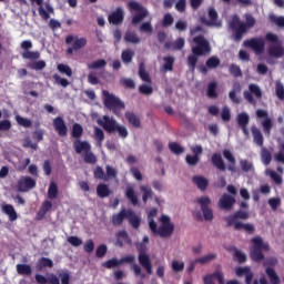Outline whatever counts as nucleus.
Segmentation results:
<instances>
[{"label":"nucleus","instance_id":"obj_7","mask_svg":"<svg viewBox=\"0 0 284 284\" xmlns=\"http://www.w3.org/2000/svg\"><path fill=\"white\" fill-rule=\"evenodd\" d=\"M253 246L251 248L250 257L255 263H261V261H265V255L263 252H270V244L264 243L262 237H253L252 239Z\"/></svg>","mask_w":284,"mask_h":284},{"label":"nucleus","instance_id":"obj_59","mask_svg":"<svg viewBox=\"0 0 284 284\" xmlns=\"http://www.w3.org/2000/svg\"><path fill=\"white\" fill-rule=\"evenodd\" d=\"M275 94L280 101H284V85L281 81L275 82Z\"/></svg>","mask_w":284,"mask_h":284},{"label":"nucleus","instance_id":"obj_64","mask_svg":"<svg viewBox=\"0 0 284 284\" xmlns=\"http://www.w3.org/2000/svg\"><path fill=\"white\" fill-rule=\"evenodd\" d=\"M185 161H186L187 165H191V168H194V165H199L201 158L197 155L187 154L185 158Z\"/></svg>","mask_w":284,"mask_h":284},{"label":"nucleus","instance_id":"obj_34","mask_svg":"<svg viewBox=\"0 0 284 284\" xmlns=\"http://www.w3.org/2000/svg\"><path fill=\"white\" fill-rule=\"evenodd\" d=\"M97 194L100 199H108V196H110L112 192L110 191V187L108 186V184L100 183L97 186Z\"/></svg>","mask_w":284,"mask_h":284},{"label":"nucleus","instance_id":"obj_8","mask_svg":"<svg viewBox=\"0 0 284 284\" xmlns=\"http://www.w3.org/2000/svg\"><path fill=\"white\" fill-rule=\"evenodd\" d=\"M193 43L195 44V47L192 48L193 54H200V57H204V54H210V52H212L210 41H207L204 36L200 34L197 37H194Z\"/></svg>","mask_w":284,"mask_h":284},{"label":"nucleus","instance_id":"obj_22","mask_svg":"<svg viewBox=\"0 0 284 284\" xmlns=\"http://www.w3.org/2000/svg\"><path fill=\"white\" fill-rule=\"evenodd\" d=\"M65 43L67 45H70V43H72L73 41V49L75 50H81L83 48H85V45H88V39L85 38H75L74 39V36H67L65 38Z\"/></svg>","mask_w":284,"mask_h":284},{"label":"nucleus","instance_id":"obj_21","mask_svg":"<svg viewBox=\"0 0 284 284\" xmlns=\"http://www.w3.org/2000/svg\"><path fill=\"white\" fill-rule=\"evenodd\" d=\"M53 128L59 136H68V125H65V121L61 116L53 119Z\"/></svg>","mask_w":284,"mask_h":284},{"label":"nucleus","instance_id":"obj_56","mask_svg":"<svg viewBox=\"0 0 284 284\" xmlns=\"http://www.w3.org/2000/svg\"><path fill=\"white\" fill-rule=\"evenodd\" d=\"M133 57H134V51H132L131 49H126L122 51L121 59L123 63H132Z\"/></svg>","mask_w":284,"mask_h":284},{"label":"nucleus","instance_id":"obj_29","mask_svg":"<svg viewBox=\"0 0 284 284\" xmlns=\"http://www.w3.org/2000/svg\"><path fill=\"white\" fill-rule=\"evenodd\" d=\"M241 92V83L234 82L233 89L229 92V99H231L232 103L235 105L241 104V98L236 95V93Z\"/></svg>","mask_w":284,"mask_h":284},{"label":"nucleus","instance_id":"obj_18","mask_svg":"<svg viewBox=\"0 0 284 284\" xmlns=\"http://www.w3.org/2000/svg\"><path fill=\"white\" fill-rule=\"evenodd\" d=\"M18 192H30L37 187V180L31 176H22L17 183Z\"/></svg>","mask_w":284,"mask_h":284},{"label":"nucleus","instance_id":"obj_24","mask_svg":"<svg viewBox=\"0 0 284 284\" xmlns=\"http://www.w3.org/2000/svg\"><path fill=\"white\" fill-rule=\"evenodd\" d=\"M213 278H216L219 284H225V277L223 275V272H221V271H215L213 274H209V275L204 276V278H203L204 284H214Z\"/></svg>","mask_w":284,"mask_h":284},{"label":"nucleus","instance_id":"obj_28","mask_svg":"<svg viewBox=\"0 0 284 284\" xmlns=\"http://www.w3.org/2000/svg\"><path fill=\"white\" fill-rule=\"evenodd\" d=\"M223 156L230 163L227 166L229 172H232V173L236 172V158H234V155L232 154V151L225 149L223 151Z\"/></svg>","mask_w":284,"mask_h":284},{"label":"nucleus","instance_id":"obj_53","mask_svg":"<svg viewBox=\"0 0 284 284\" xmlns=\"http://www.w3.org/2000/svg\"><path fill=\"white\" fill-rule=\"evenodd\" d=\"M22 59H29L30 61H37V59H41V53L39 51H24V52H22Z\"/></svg>","mask_w":284,"mask_h":284},{"label":"nucleus","instance_id":"obj_14","mask_svg":"<svg viewBox=\"0 0 284 284\" xmlns=\"http://www.w3.org/2000/svg\"><path fill=\"white\" fill-rule=\"evenodd\" d=\"M134 261H136V257H134V255H126L120 260H108L102 264V267H105L106 270H114V267H119L123 265V263H129L130 265H133Z\"/></svg>","mask_w":284,"mask_h":284},{"label":"nucleus","instance_id":"obj_51","mask_svg":"<svg viewBox=\"0 0 284 284\" xmlns=\"http://www.w3.org/2000/svg\"><path fill=\"white\" fill-rule=\"evenodd\" d=\"M93 176H94V179H98L99 181H108L105 171L101 166H95V169L93 170Z\"/></svg>","mask_w":284,"mask_h":284},{"label":"nucleus","instance_id":"obj_31","mask_svg":"<svg viewBox=\"0 0 284 284\" xmlns=\"http://www.w3.org/2000/svg\"><path fill=\"white\" fill-rule=\"evenodd\" d=\"M124 116L130 125L136 129L141 128V118H139L134 112L128 111Z\"/></svg>","mask_w":284,"mask_h":284},{"label":"nucleus","instance_id":"obj_40","mask_svg":"<svg viewBox=\"0 0 284 284\" xmlns=\"http://www.w3.org/2000/svg\"><path fill=\"white\" fill-rule=\"evenodd\" d=\"M108 65V62L103 59L95 60L87 64L88 70H101Z\"/></svg>","mask_w":284,"mask_h":284},{"label":"nucleus","instance_id":"obj_4","mask_svg":"<svg viewBox=\"0 0 284 284\" xmlns=\"http://www.w3.org/2000/svg\"><path fill=\"white\" fill-rule=\"evenodd\" d=\"M98 125H101L109 134H118L120 139H128L130 132L125 125L119 124L116 120L110 118V115H103L102 119L98 120Z\"/></svg>","mask_w":284,"mask_h":284},{"label":"nucleus","instance_id":"obj_47","mask_svg":"<svg viewBox=\"0 0 284 284\" xmlns=\"http://www.w3.org/2000/svg\"><path fill=\"white\" fill-rule=\"evenodd\" d=\"M139 77L144 83H152V78H150V73L145 71V67L143 64H140L139 67Z\"/></svg>","mask_w":284,"mask_h":284},{"label":"nucleus","instance_id":"obj_48","mask_svg":"<svg viewBox=\"0 0 284 284\" xmlns=\"http://www.w3.org/2000/svg\"><path fill=\"white\" fill-rule=\"evenodd\" d=\"M199 57L201 55L195 53L187 57V65L191 72H194L196 70V63H199Z\"/></svg>","mask_w":284,"mask_h":284},{"label":"nucleus","instance_id":"obj_27","mask_svg":"<svg viewBox=\"0 0 284 284\" xmlns=\"http://www.w3.org/2000/svg\"><path fill=\"white\" fill-rule=\"evenodd\" d=\"M211 162L216 170H220V172H225L227 170V166H225V162L223 161V156H221V153H214L211 156Z\"/></svg>","mask_w":284,"mask_h":284},{"label":"nucleus","instance_id":"obj_35","mask_svg":"<svg viewBox=\"0 0 284 284\" xmlns=\"http://www.w3.org/2000/svg\"><path fill=\"white\" fill-rule=\"evenodd\" d=\"M16 268L20 276L32 275V266H30L29 264H17Z\"/></svg>","mask_w":284,"mask_h":284},{"label":"nucleus","instance_id":"obj_15","mask_svg":"<svg viewBox=\"0 0 284 284\" xmlns=\"http://www.w3.org/2000/svg\"><path fill=\"white\" fill-rule=\"evenodd\" d=\"M197 203L201 205V211L204 216V221H213L214 220V212L210 209L212 204V200L209 196H202L197 199Z\"/></svg>","mask_w":284,"mask_h":284},{"label":"nucleus","instance_id":"obj_16","mask_svg":"<svg viewBox=\"0 0 284 284\" xmlns=\"http://www.w3.org/2000/svg\"><path fill=\"white\" fill-rule=\"evenodd\" d=\"M247 219H250V212L239 210L234 214H231V215L224 217V221H225L227 227H232V225L234 226V225H236V223H241V222H239V220L247 221Z\"/></svg>","mask_w":284,"mask_h":284},{"label":"nucleus","instance_id":"obj_45","mask_svg":"<svg viewBox=\"0 0 284 284\" xmlns=\"http://www.w3.org/2000/svg\"><path fill=\"white\" fill-rule=\"evenodd\" d=\"M261 159L264 165H270L272 163V152L267 148L262 146Z\"/></svg>","mask_w":284,"mask_h":284},{"label":"nucleus","instance_id":"obj_6","mask_svg":"<svg viewBox=\"0 0 284 284\" xmlns=\"http://www.w3.org/2000/svg\"><path fill=\"white\" fill-rule=\"evenodd\" d=\"M265 40L267 41V43H272L267 48L268 57H272V59H283L284 47L281 43V40H278V36H276V33L268 32L265 36Z\"/></svg>","mask_w":284,"mask_h":284},{"label":"nucleus","instance_id":"obj_13","mask_svg":"<svg viewBox=\"0 0 284 284\" xmlns=\"http://www.w3.org/2000/svg\"><path fill=\"white\" fill-rule=\"evenodd\" d=\"M31 3H37L39 6L38 12L43 19V21H48L50 19V14H54V7L50 4V2H45L43 7V0H30Z\"/></svg>","mask_w":284,"mask_h":284},{"label":"nucleus","instance_id":"obj_61","mask_svg":"<svg viewBox=\"0 0 284 284\" xmlns=\"http://www.w3.org/2000/svg\"><path fill=\"white\" fill-rule=\"evenodd\" d=\"M154 92V89L150 84H141L139 87V93L144 94L145 97H150Z\"/></svg>","mask_w":284,"mask_h":284},{"label":"nucleus","instance_id":"obj_60","mask_svg":"<svg viewBox=\"0 0 284 284\" xmlns=\"http://www.w3.org/2000/svg\"><path fill=\"white\" fill-rule=\"evenodd\" d=\"M53 81L57 83V85H61L62 88H68L70 85V81L65 78H61L59 74H53Z\"/></svg>","mask_w":284,"mask_h":284},{"label":"nucleus","instance_id":"obj_3","mask_svg":"<svg viewBox=\"0 0 284 284\" xmlns=\"http://www.w3.org/2000/svg\"><path fill=\"white\" fill-rule=\"evenodd\" d=\"M160 226L156 222H151V232L154 236H161V239H170L174 234V223L170 215L162 214L159 217Z\"/></svg>","mask_w":284,"mask_h":284},{"label":"nucleus","instance_id":"obj_33","mask_svg":"<svg viewBox=\"0 0 284 284\" xmlns=\"http://www.w3.org/2000/svg\"><path fill=\"white\" fill-rule=\"evenodd\" d=\"M251 132L253 134L254 143L257 144L258 148H263L264 138H263V133L261 132V129H258L256 126H252Z\"/></svg>","mask_w":284,"mask_h":284},{"label":"nucleus","instance_id":"obj_36","mask_svg":"<svg viewBox=\"0 0 284 284\" xmlns=\"http://www.w3.org/2000/svg\"><path fill=\"white\" fill-rule=\"evenodd\" d=\"M125 196H126L128 201H130L132 203V205H139V197L136 196V193L134 192V187L126 186Z\"/></svg>","mask_w":284,"mask_h":284},{"label":"nucleus","instance_id":"obj_57","mask_svg":"<svg viewBox=\"0 0 284 284\" xmlns=\"http://www.w3.org/2000/svg\"><path fill=\"white\" fill-rule=\"evenodd\" d=\"M163 68L168 72H172V70H174V57H172V55L164 57V65H163Z\"/></svg>","mask_w":284,"mask_h":284},{"label":"nucleus","instance_id":"obj_42","mask_svg":"<svg viewBox=\"0 0 284 284\" xmlns=\"http://www.w3.org/2000/svg\"><path fill=\"white\" fill-rule=\"evenodd\" d=\"M58 195L59 186L57 185V183L51 182L48 189V199H50V201H54V199H57Z\"/></svg>","mask_w":284,"mask_h":284},{"label":"nucleus","instance_id":"obj_23","mask_svg":"<svg viewBox=\"0 0 284 284\" xmlns=\"http://www.w3.org/2000/svg\"><path fill=\"white\" fill-rule=\"evenodd\" d=\"M128 219V209H122L120 212L114 213L111 216V223L113 227H121L123 225V221Z\"/></svg>","mask_w":284,"mask_h":284},{"label":"nucleus","instance_id":"obj_63","mask_svg":"<svg viewBox=\"0 0 284 284\" xmlns=\"http://www.w3.org/2000/svg\"><path fill=\"white\" fill-rule=\"evenodd\" d=\"M169 150L173 152V154H183V152H185L183 146L179 145L176 142L169 143Z\"/></svg>","mask_w":284,"mask_h":284},{"label":"nucleus","instance_id":"obj_25","mask_svg":"<svg viewBox=\"0 0 284 284\" xmlns=\"http://www.w3.org/2000/svg\"><path fill=\"white\" fill-rule=\"evenodd\" d=\"M209 19H210V21L202 17V18H200V21L204 26H217L216 21L219 19V13L216 12L215 8L209 9Z\"/></svg>","mask_w":284,"mask_h":284},{"label":"nucleus","instance_id":"obj_17","mask_svg":"<svg viewBox=\"0 0 284 284\" xmlns=\"http://www.w3.org/2000/svg\"><path fill=\"white\" fill-rule=\"evenodd\" d=\"M217 205L220 210H225V212H231V210H234V205H236V197L227 193H224L220 197Z\"/></svg>","mask_w":284,"mask_h":284},{"label":"nucleus","instance_id":"obj_10","mask_svg":"<svg viewBox=\"0 0 284 284\" xmlns=\"http://www.w3.org/2000/svg\"><path fill=\"white\" fill-rule=\"evenodd\" d=\"M129 8L130 10L138 12L135 16H133L131 20L132 26H139V23H141L145 19V17H149L150 14V11H148V9L142 7L141 3L136 1L129 2Z\"/></svg>","mask_w":284,"mask_h":284},{"label":"nucleus","instance_id":"obj_44","mask_svg":"<svg viewBox=\"0 0 284 284\" xmlns=\"http://www.w3.org/2000/svg\"><path fill=\"white\" fill-rule=\"evenodd\" d=\"M268 21L273 23L274 26H277V28H284V17L280 16L277 17L274 13L268 14Z\"/></svg>","mask_w":284,"mask_h":284},{"label":"nucleus","instance_id":"obj_58","mask_svg":"<svg viewBox=\"0 0 284 284\" xmlns=\"http://www.w3.org/2000/svg\"><path fill=\"white\" fill-rule=\"evenodd\" d=\"M16 121L18 125H21L22 128H32V121H30V119L23 118L21 115H16Z\"/></svg>","mask_w":284,"mask_h":284},{"label":"nucleus","instance_id":"obj_1","mask_svg":"<svg viewBox=\"0 0 284 284\" xmlns=\"http://www.w3.org/2000/svg\"><path fill=\"white\" fill-rule=\"evenodd\" d=\"M71 136H73V139H78L73 142L75 153L83 154L84 163H88L89 165H95L98 160L97 155H94L92 152V145L88 141L79 140L81 136H83V126L81 124L74 123L72 125Z\"/></svg>","mask_w":284,"mask_h":284},{"label":"nucleus","instance_id":"obj_5","mask_svg":"<svg viewBox=\"0 0 284 284\" xmlns=\"http://www.w3.org/2000/svg\"><path fill=\"white\" fill-rule=\"evenodd\" d=\"M104 100V106L106 110H110V112H113L115 116H123V110H125V102L119 99V97L111 94L110 91H103L102 92Z\"/></svg>","mask_w":284,"mask_h":284},{"label":"nucleus","instance_id":"obj_52","mask_svg":"<svg viewBox=\"0 0 284 284\" xmlns=\"http://www.w3.org/2000/svg\"><path fill=\"white\" fill-rule=\"evenodd\" d=\"M237 124L240 128H245V125H250V115L245 112L240 113L237 115Z\"/></svg>","mask_w":284,"mask_h":284},{"label":"nucleus","instance_id":"obj_2","mask_svg":"<svg viewBox=\"0 0 284 284\" xmlns=\"http://www.w3.org/2000/svg\"><path fill=\"white\" fill-rule=\"evenodd\" d=\"M244 21L239 16H233L229 26L233 32V38L236 43L243 41V37L256 26V18L252 13H244Z\"/></svg>","mask_w":284,"mask_h":284},{"label":"nucleus","instance_id":"obj_41","mask_svg":"<svg viewBox=\"0 0 284 284\" xmlns=\"http://www.w3.org/2000/svg\"><path fill=\"white\" fill-rule=\"evenodd\" d=\"M205 65L209 68V70H216V68L221 65V59H219L216 55H212L206 60Z\"/></svg>","mask_w":284,"mask_h":284},{"label":"nucleus","instance_id":"obj_50","mask_svg":"<svg viewBox=\"0 0 284 284\" xmlns=\"http://www.w3.org/2000/svg\"><path fill=\"white\" fill-rule=\"evenodd\" d=\"M124 41H126V43H141V38H139V36H136L135 32L129 31L125 33L124 37Z\"/></svg>","mask_w":284,"mask_h":284},{"label":"nucleus","instance_id":"obj_55","mask_svg":"<svg viewBox=\"0 0 284 284\" xmlns=\"http://www.w3.org/2000/svg\"><path fill=\"white\" fill-rule=\"evenodd\" d=\"M229 72L230 74H232V77H234L235 79H239V77H243V71L241 70V67H239L235 63H232L229 67Z\"/></svg>","mask_w":284,"mask_h":284},{"label":"nucleus","instance_id":"obj_62","mask_svg":"<svg viewBox=\"0 0 284 284\" xmlns=\"http://www.w3.org/2000/svg\"><path fill=\"white\" fill-rule=\"evenodd\" d=\"M58 71L61 72V74H65L67 77H72V68L68 64L60 63L58 64Z\"/></svg>","mask_w":284,"mask_h":284},{"label":"nucleus","instance_id":"obj_49","mask_svg":"<svg viewBox=\"0 0 284 284\" xmlns=\"http://www.w3.org/2000/svg\"><path fill=\"white\" fill-rule=\"evenodd\" d=\"M216 82H210L207 84V91L206 94L209 99H219V93H216Z\"/></svg>","mask_w":284,"mask_h":284},{"label":"nucleus","instance_id":"obj_20","mask_svg":"<svg viewBox=\"0 0 284 284\" xmlns=\"http://www.w3.org/2000/svg\"><path fill=\"white\" fill-rule=\"evenodd\" d=\"M123 19H125V16L123 13V9L121 7H118L115 11H113L111 14L108 17L109 23L112 26H121L123 23Z\"/></svg>","mask_w":284,"mask_h":284},{"label":"nucleus","instance_id":"obj_39","mask_svg":"<svg viewBox=\"0 0 284 284\" xmlns=\"http://www.w3.org/2000/svg\"><path fill=\"white\" fill-rule=\"evenodd\" d=\"M266 276H268L270 283L272 284H281V277L276 274V271L272 267H267L265 270Z\"/></svg>","mask_w":284,"mask_h":284},{"label":"nucleus","instance_id":"obj_38","mask_svg":"<svg viewBox=\"0 0 284 284\" xmlns=\"http://www.w3.org/2000/svg\"><path fill=\"white\" fill-rule=\"evenodd\" d=\"M94 141L98 148H101V145H103V141H105V133L99 126L94 128Z\"/></svg>","mask_w":284,"mask_h":284},{"label":"nucleus","instance_id":"obj_46","mask_svg":"<svg viewBox=\"0 0 284 284\" xmlns=\"http://www.w3.org/2000/svg\"><path fill=\"white\" fill-rule=\"evenodd\" d=\"M140 190L141 192H143V195H142L143 203H148V199H152V196H154V192L148 185H142Z\"/></svg>","mask_w":284,"mask_h":284},{"label":"nucleus","instance_id":"obj_30","mask_svg":"<svg viewBox=\"0 0 284 284\" xmlns=\"http://www.w3.org/2000/svg\"><path fill=\"white\" fill-rule=\"evenodd\" d=\"M192 181L202 192H205V190H207V185H210V182L206 178H203V175H194Z\"/></svg>","mask_w":284,"mask_h":284},{"label":"nucleus","instance_id":"obj_43","mask_svg":"<svg viewBox=\"0 0 284 284\" xmlns=\"http://www.w3.org/2000/svg\"><path fill=\"white\" fill-rule=\"evenodd\" d=\"M234 230H236L237 232L240 230H245V232H247L248 234H254V225L253 224H243V222H236L234 225Z\"/></svg>","mask_w":284,"mask_h":284},{"label":"nucleus","instance_id":"obj_11","mask_svg":"<svg viewBox=\"0 0 284 284\" xmlns=\"http://www.w3.org/2000/svg\"><path fill=\"white\" fill-rule=\"evenodd\" d=\"M243 97L245 101H247V103H251V105H256L255 99H263V91L261 90V87H258V84L251 83L248 85V91L245 90L243 92Z\"/></svg>","mask_w":284,"mask_h":284},{"label":"nucleus","instance_id":"obj_37","mask_svg":"<svg viewBox=\"0 0 284 284\" xmlns=\"http://www.w3.org/2000/svg\"><path fill=\"white\" fill-rule=\"evenodd\" d=\"M38 272H41L43 267H54V262L48 257H41L38 263L36 264Z\"/></svg>","mask_w":284,"mask_h":284},{"label":"nucleus","instance_id":"obj_12","mask_svg":"<svg viewBox=\"0 0 284 284\" xmlns=\"http://www.w3.org/2000/svg\"><path fill=\"white\" fill-rule=\"evenodd\" d=\"M244 48H250L255 54L265 52V40L263 38H251L243 42Z\"/></svg>","mask_w":284,"mask_h":284},{"label":"nucleus","instance_id":"obj_54","mask_svg":"<svg viewBox=\"0 0 284 284\" xmlns=\"http://www.w3.org/2000/svg\"><path fill=\"white\" fill-rule=\"evenodd\" d=\"M139 30L141 32H145V34H152V32H154V28L152 27V18L149 21L143 22Z\"/></svg>","mask_w":284,"mask_h":284},{"label":"nucleus","instance_id":"obj_9","mask_svg":"<svg viewBox=\"0 0 284 284\" xmlns=\"http://www.w3.org/2000/svg\"><path fill=\"white\" fill-rule=\"evenodd\" d=\"M136 250L139 252L138 261L140 265L145 270L146 274H152V261L150 260V255H148V246L140 243Z\"/></svg>","mask_w":284,"mask_h":284},{"label":"nucleus","instance_id":"obj_19","mask_svg":"<svg viewBox=\"0 0 284 284\" xmlns=\"http://www.w3.org/2000/svg\"><path fill=\"white\" fill-rule=\"evenodd\" d=\"M256 116H257V119H264V121H262L264 134H271L273 123H272V119L270 118L267 111L260 109L256 111Z\"/></svg>","mask_w":284,"mask_h":284},{"label":"nucleus","instance_id":"obj_32","mask_svg":"<svg viewBox=\"0 0 284 284\" xmlns=\"http://www.w3.org/2000/svg\"><path fill=\"white\" fill-rule=\"evenodd\" d=\"M2 212L3 214H7V216H9V221L11 222H14L17 221V219H19V215H17V211L14 210V206H12V204H3Z\"/></svg>","mask_w":284,"mask_h":284},{"label":"nucleus","instance_id":"obj_26","mask_svg":"<svg viewBox=\"0 0 284 284\" xmlns=\"http://www.w3.org/2000/svg\"><path fill=\"white\" fill-rule=\"evenodd\" d=\"M126 220L134 230H139V227H141V217H139V215H136V213L131 209H128Z\"/></svg>","mask_w":284,"mask_h":284}]
</instances>
